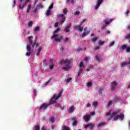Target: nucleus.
Wrapping results in <instances>:
<instances>
[{
  "label": "nucleus",
  "instance_id": "1",
  "mask_svg": "<svg viewBox=\"0 0 130 130\" xmlns=\"http://www.w3.org/2000/svg\"><path fill=\"white\" fill-rule=\"evenodd\" d=\"M62 93V91H60L59 92L57 95L56 94H54L52 98L50 99L49 104L44 103L40 106L39 111H41L42 109H46V108H47L48 106H50V105L53 104L54 103H56V100H58V99L61 97Z\"/></svg>",
  "mask_w": 130,
  "mask_h": 130
},
{
  "label": "nucleus",
  "instance_id": "2",
  "mask_svg": "<svg viewBox=\"0 0 130 130\" xmlns=\"http://www.w3.org/2000/svg\"><path fill=\"white\" fill-rule=\"evenodd\" d=\"M71 59H66L60 61L61 64H62V69L64 71H69L71 69Z\"/></svg>",
  "mask_w": 130,
  "mask_h": 130
},
{
  "label": "nucleus",
  "instance_id": "3",
  "mask_svg": "<svg viewBox=\"0 0 130 130\" xmlns=\"http://www.w3.org/2000/svg\"><path fill=\"white\" fill-rule=\"evenodd\" d=\"M119 113V111H117L114 112H112L111 115H110V117H113L114 120L115 121L116 120H117L118 118L121 119V120H123V118H124V115L123 114L120 115H117Z\"/></svg>",
  "mask_w": 130,
  "mask_h": 130
},
{
  "label": "nucleus",
  "instance_id": "4",
  "mask_svg": "<svg viewBox=\"0 0 130 130\" xmlns=\"http://www.w3.org/2000/svg\"><path fill=\"white\" fill-rule=\"evenodd\" d=\"M57 17L59 20V24L61 25L66 21V16H64V14H58Z\"/></svg>",
  "mask_w": 130,
  "mask_h": 130
},
{
  "label": "nucleus",
  "instance_id": "5",
  "mask_svg": "<svg viewBox=\"0 0 130 130\" xmlns=\"http://www.w3.org/2000/svg\"><path fill=\"white\" fill-rule=\"evenodd\" d=\"M59 35L57 34H54L51 38V39H54L56 42H60V40L63 38V37H58Z\"/></svg>",
  "mask_w": 130,
  "mask_h": 130
},
{
  "label": "nucleus",
  "instance_id": "6",
  "mask_svg": "<svg viewBox=\"0 0 130 130\" xmlns=\"http://www.w3.org/2000/svg\"><path fill=\"white\" fill-rule=\"evenodd\" d=\"M118 86L117 82L114 81L111 83V91H114L116 89V87Z\"/></svg>",
  "mask_w": 130,
  "mask_h": 130
},
{
  "label": "nucleus",
  "instance_id": "7",
  "mask_svg": "<svg viewBox=\"0 0 130 130\" xmlns=\"http://www.w3.org/2000/svg\"><path fill=\"white\" fill-rule=\"evenodd\" d=\"M94 126H95V123H89L88 124H86L84 126V128L85 129L88 128H90V129H93V128H94Z\"/></svg>",
  "mask_w": 130,
  "mask_h": 130
},
{
  "label": "nucleus",
  "instance_id": "8",
  "mask_svg": "<svg viewBox=\"0 0 130 130\" xmlns=\"http://www.w3.org/2000/svg\"><path fill=\"white\" fill-rule=\"evenodd\" d=\"M120 49H121V50H124L126 49V52H130V47H127L126 45L124 44L122 46V47L120 48Z\"/></svg>",
  "mask_w": 130,
  "mask_h": 130
},
{
  "label": "nucleus",
  "instance_id": "9",
  "mask_svg": "<svg viewBox=\"0 0 130 130\" xmlns=\"http://www.w3.org/2000/svg\"><path fill=\"white\" fill-rule=\"evenodd\" d=\"M77 119H78V118L77 117H73L71 119V121H73L72 125L76 126L78 124V121H77Z\"/></svg>",
  "mask_w": 130,
  "mask_h": 130
},
{
  "label": "nucleus",
  "instance_id": "10",
  "mask_svg": "<svg viewBox=\"0 0 130 130\" xmlns=\"http://www.w3.org/2000/svg\"><path fill=\"white\" fill-rule=\"evenodd\" d=\"M81 24L79 25L75 26L74 27V29H76V30H78V31H80V32H82L83 31V27L81 26Z\"/></svg>",
  "mask_w": 130,
  "mask_h": 130
},
{
  "label": "nucleus",
  "instance_id": "11",
  "mask_svg": "<svg viewBox=\"0 0 130 130\" xmlns=\"http://www.w3.org/2000/svg\"><path fill=\"white\" fill-rule=\"evenodd\" d=\"M37 41V40L36 39L34 40V43L31 45L32 48H34L35 47L37 48V47H38V46H39V43H37L36 42Z\"/></svg>",
  "mask_w": 130,
  "mask_h": 130
},
{
  "label": "nucleus",
  "instance_id": "12",
  "mask_svg": "<svg viewBox=\"0 0 130 130\" xmlns=\"http://www.w3.org/2000/svg\"><path fill=\"white\" fill-rule=\"evenodd\" d=\"M129 62H122L120 63V67H125L127 64H130V58H128Z\"/></svg>",
  "mask_w": 130,
  "mask_h": 130
},
{
  "label": "nucleus",
  "instance_id": "13",
  "mask_svg": "<svg viewBox=\"0 0 130 130\" xmlns=\"http://www.w3.org/2000/svg\"><path fill=\"white\" fill-rule=\"evenodd\" d=\"M103 3V0H98V4L95 6V10H98L99 8V7H100V5Z\"/></svg>",
  "mask_w": 130,
  "mask_h": 130
},
{
  "label": "nucleus",
  "instance_id": "14",
  "mask_svg": "<svg viewBox=\"0 0 130 130\" xmlns=\"http://www.w3.org/2000/svg\"><path fill=\"white\" fill-rule=\"evenodd\" d=\"M75 106H71L70 107V109L68 110L69 113L71 114V113L74 112V111H75Z\"/></svg>",
  "mask_w": 130,
  "mask_h": 130
},
{
  "label": "nucleus",
  "instance_id": "15",
  "mask_svg": "<svg viewBox=\"0 0 130 130\" xmlns=\"http://www.w3.org/2000/svg\"><path fill=\"white\" fill-rule=\"evenodd\" d=\"M90 118H91V117L89 115L86 114L84 116V119L86 122L89 121L90 120Z\"/></svg>",
  "mask_w": 130,
  "mask_h": 130
},
{
  "label": "nucleus",
  "instance_id": "16",
  "mask_svg": "<svg viewBox=\"0 0 130 130\" xmlns=\"http://www.w3.org/2000/svg\"><path fill=\"white\" fill-rule=\"evenodd\" d=\"M28 42H29L30 45H33V36H30L28 37Z\"/></svg>",
  "mask_w": 130,
  "mask_h": 130
},
{
  "label": "nucleus",
  "instance_id": "17",
  "mask_svg": "<svg viewBox=\"0 0 130 130\" xmlns=\"http://www.w3.org/2000/svg\"><path fill=\"white\" fill-rule=\"evenodd\" d=\"M71 26L72 24L71 23H70L69 25H67V26L65 28L66 33H69V32H70V28H71Z\"/></svg>",
  "mask_w": 130,
  "mask_h": 130
},
{
  "label": "nucleus",
  "instance_id": "18",
  "mask_svg": "<svg viewBox=\"0 0 130 130\" xmlns=\"http://www.w3.org/2000/svg\"><path fill=\"white\" fill-rule=\"evenodd\" d=\"M104 91V90L102 88L100 87L99 88H98V92L100 95H102V94H103Z\"/></svg>",
  "mask_w": 130,
  "mask_h": 130
},
{
  "label": "nucleus",
  "instance_id": "19",
  "mask_svg": "<svg viewBox=\"0 0 130 130\" xmlns=\"http://www.w3.org/2000/svg\"><path fill=\"white\" fill-rule=\"evenodd\" d=\"M89 30H88L87 32H83V34H82V37H85V36L89 35Z\"/></svg>",
  "mask_w": 130,
  "mask_h": 130
},
{
  "label": "nucleus",
  "instance_id": "20",
  "mask_svg": "<svg viewBox=\"0 0 130 130\" xmlns=\"http://www.w3.org/2000/svg\"><path fill=\"white\" fill-rule=\"evenodd\" d=\"M32 8V5H31V4H28L26 12L27 13V14H29L30 13V10H31V8Z\"/></svg>",
  "mask_w": 130,
  "mask_h": 130
},
{
  "label": "nucleus",
  "instance_id": "21",
  "mask_svg": "<svg viewBox=\"0 0 130 130\" xmlns=\"http://www.w3.org/2000/svg\"><path fill=\"white\" fill-rule=\"evenodd\" d=\"M84 69H85V68H83V67H81L78 71V76H80V75H81V74H82V72H83V71H84Z\"/></svg>",
  "mask_w": 130,
  "mask_h": 130
},
{
  "label": "nucleus",
  "instance_id": "22",
  "mask_svg": "<svg viewBox=\"0 0 130 130\" xmlns=\"http://www.w3.org/2000/svg\"><path fill=\"white\" fill-rule=\"evenodd\" d=\"M41 50H42V47H39L38 49V51L36 54L37 56H39L40 55V52H41Z\"/></svg>",
  "mask_w": 130,
  "mask_h": 130
},
{
  "label": "nucleus",
  "instance_id": "23",
  "mask_svg": "<svg viewBox=\"0 0 130 130\" xmlns=\"http://www.w3.org/2000/svg\"><path fill=\"white\" fill-rule=\"evenodd\" d=\"M29 2H30V0H26L25 3L23 4V6H22V9H23V8H24L25 7L26 5H27V4H28V3H29Z\"/></svg>",
  "mask_w": 130,
  "mask_h": 130
},
{
  "label": "nucleus",
  "instance_id": "24",
  "mask_svg": "<svg viewBox=\"0 0 130 130\" xmlns=\"http://www.w3.org/2000/svg\"><path fill=\"white\" fill-rule=\"evenodd\" d=\"M51 14V10L49 9L47 11V12H46L47 16H49Z\"/></svg>",
  "mask_w": 130,
  "mask_h": 130
},
{
  "label": "nucleus",
  "instance_id": "25",
  "mask_svg": "<svg viewBox=\"0 0 130 130\" xmlns=\"http://www.w3.org/2000/svg\"><path fill=\"white\" fill-rule=\"evenodd\" d=\"M26 49L27 51L30 52V51H31V47L29 45H28L26 47Z\"/></svg>",
  "mask_w": 130,
  "mask_h": 130
},
{
  "label": "nucleus",
  "instance_id": "26",
  "mask_svg": "<svg viewBox=\"0 0 130 130\" xmlns=\"http://www.w3.org/2000/svg\"><path fill=\"white\" fill-rule=\"evenodd\" d=\"M66 3H70L72 5H74L75 1L74 0H68Z\"/></svg>",
  "mask_w": 130,
  "mask_h": 130
},
{
  "label": "nucleus",
  "instance_id": "27",
  "mask_svg": "<svg viewBox=\"0 0 130 130\" xmlns=\"http://www.w3.org/2000/svg\"><path fill=\"white\" fill-rule=\"evenodd\" d=\"M105 124V122L100 123L98 124V126L99 127H100V126H103V125H104Z\"/></svg>",
  "mask_w": 130,
  "mask_h": 130
},
{
  "label": "nucleus",
  "instance_id": "28",
  "mask_svg": "<svg viewBox=\"0 0 130 130\" xmlns=\"http://www.w3.org/2000/svg\"><path fill=\"white\" fill-rule=\"evenodd\" d=\"M93 106H94V107L96 108L97 107V105H98V102H94L93 104H92Z\"/></svg>",
  "mask_w": 130,
  "mask_h": 130
},
{
  "label": "nucleus",
  "instance_id": "29",
  "mask_svg": "<svg viewBox=\"0 0 130 130\" xmlns=\"http://www.w3.org/2000/svg\"><path fill=\"white\" fill-rule=\"evenodd\" d=\"M104 43H105L104 41H100L99 45V46H101V45H103V44H104Z\"/></svg>",
  "mask_w": 130,
  "mask_h": 130
},
{
  "label": "nucleus",
  "instance_id": "30",
  "mask_svg": "<svg viewBox=\"0 0 130 130\" xmlns=\"http://www.w3.org/2000/svg\"><path fill=\"white\" fill-rule=\"evenodd\" d=\"M63 13L64 15H67V14H68V9H67V8L64 9L63 10Z\"/></svg>",
  "mask_w": 130,
  "mask_h": 130
},
{
  "label": "nucleus",
  "instance_id": "31",
  "mask_svg": "<svg viewBox=\"0 0 130 130\" xmlns=\"http://www.w3.org/2000/svg\"><path fill=\"white\" fill-rule=\"evenodd\" d=\"M63 130H71L70 129V128H69V127L66 126V125H64L63 126Z\"/></svg>",
  "mask_w": 130,
  "mask_h": 130
},
{
  "label": "nucleus",
  "instance_id": "32",
  "mask_svg": "<svg viewBox=\"0 0 130 130\" xmlns=\"http://www.w3.org/2000/svg\"><path fill=\"white\" fill-rule=\"evenodd\" d=\"M40 30V27L39 26H37L35 28V32H37V31H39Z\"/></svg>",
  "mask_w": 130,
  "mask_h": 130
},
{
  "label": "nucleus",
  "instance_id": "33",
  "mask_svg": "<svg viewBox=\"0 0 130 130\" xmlns=\"http://www.w3.org/2000/svg\"><path fill=\"white\" fill-rule=\"evenodd\" d=\"M60 30V28H59V27H58L56 30H55L54 31V34H56V33H57V32L59 31V30Z\"/></svg>",
  "mask_w": 130,
  "mask_h": 130
},
{
  "label": "nucleus",
  "instance_id": "34",
  "mask_svg": "<svg viewBox=\"0 0 130 130\" xmlns=\"http://www.w3.org/2000/svg\"><path fill=\"white\" fill-rule=\"evenodd\" d=\"M100 60V56L96 55V61H98V62H99Z\"/></svg>",
  "mask_w": 130,
  "mask_h": 130
},
{
  "label": "nucleus",
  "instance_id": "35",
  "mask_svg": "<svg viewBox=\"0 0 130 130\" xmlns=\"http://www.w3.org/2000/svg\"><path fill=\"white\" fill-rule=\"evenodd\" d=\"M79 67L80 68H85V66H84V63H83V62H81L79 64Z\"/></svg>",
  "mask_w": 130,
  "mask_h": 130
},
{
  "label": "nucleus",
  "instance_id": "36",
  "mask_svg": "<svg viewBox=\"0 0 130 130\" xmlns=\"http://www.w3.org/2000/svg\"><path fill=\"white\" fill-rule=\"evenodd\" d=\"M91 86H92V82L89 81L88 84H87V87H88L89 88H90V87H91Z\"/></svg>",
  "mask_w": 130,
  "mask_h": 130
},
{
  "label": "nucleus",
  "instance_id": "37",
  "mask_svg": "<svg viewBox=\"0 0 130 130\" xmlns=\"http://www.w3.org/2000/svg\"><path fill=\"white\" fill-rule=\"evenodd\" d=\"M54 117H51L50 119V121L53 123V122H54Z\"/></svg>",
  "mask_w": 130,
  "mask_h": 130
},
{
  "label": "nucleus",
  "instance_id": "38",
  "mask_svg": "<svg viewBox=\"0 0 130 130\" xmlns=\"http://www.w3.org/2000/svg\"><path fill=\"white\" fill-rule=\"evenodd\" d=\"M40 129V127L39 126V125H37L35 127V130H39Z\"/></svg>",
  "mask_w": 130,
  "mask_h": 130
},
{
  "label": "nucleus",
  "instance_id": "39",
  "mask_svg": "<svg viewBox=\"0 0 130 130\" xmlns=\"http://www.w3.org/2000/svg\"><path fill=\"white\" fill-rule=\"evenodd\" d=\"M71 81H72V78H69L67 79L66 82L67 83H70L71 82Z\"/></svg>",
  "mask_w": 130,
  "mask_h": 130
},
{
  "label": "nucleus",
  "instance_id": "40",
  "mask_svg": "<svg viewBox=\"0 0 130 130\" xmlns=\"http://www.w3.org/2000/svg\"><path fill=\"white\" fill-rule=\"evenodd\" d=\"M25 55L26 56H29L30 55H31V52H27L25 54Z\"/></svg>",
  "mask_w": 130,
  "mask_h": 130
},
{
  "label": "nucleus",
  "instance_id": "41",
  "mask_svg": "<svg viewBox=\"0 0 130 130\" xmlns=\"http://www.w3.org/2000/svg\"><path fill=\"white\" fill-rule=\"evenodd\" d=\"M98 40V38H94L92 40V42H95V41H97V40Z\"/></svg>",
  "mask_w": 130,
  "mask_h": 130
},
{
  "label": "nucleus",
  "instance_id": "42",
  "mask_svg": "<svg viewBox=\"0 0 130 130\" xmlns=\"http://www.w3.org/2000/svg\"><path fill=\"white\" fill-rule=\"evenodd\" d=\"M55 104H56L55 105V107H60V104H56V103H55Z\"/></svg>",
  "mask_w": 130,
  "mask_h": 130
},
{
  "label": "nucleus",
  "instance_id": "43",
  "mask_svg": "<svg viewBox=\"0 0 130 130\" xmlns=\"http://www.w3.org/2000/svg\"><path fill=\"white\" fill-rule=\"evenodd\" d=\"M86 22V19H83V21L80 23V25L83 26V24Z\"/></svg>",
  "mask_w": 130,
  "mask_h": 130
},
{
  "label": "nucleus",
  "instance_id": "44",
  "mask_svg": "<svg viewBox=\"0 0 130 130\" xmlns=\"http://www.w3.org/2000/svg\"><path fill=\"white\" fill-rule=\"evenodd\" d=\"M28 26H31L32 25H33V21H30L28 23Z\"/></svg>",
  "mask_w": 130,
  "mask_h": 130
},
{
  "label": "nucleus",
  "instance_id": "45",
  "mask_svg": "<svg viewBox=\"0 0 130 130\" xmlns=\"http://www.w3.org/2000/svg\"><path fill=\"white\" fill-rule=\"evenodd\" d=\"M50 69V70H52V69H53V68H54V64H51L49 66Z\"/></svg>",
  "mask_w": 130,
  "mask_h": 130
},
{
  "label": "nucleus",
  "instance_id": "46",
  "mask_svg": "<svg viewBox=\"0 0 130 130\" xmlns=\"http://www.w3.org/2000/svg\"><path fill=\"white\" fill-rule=\"evenodd\" d=\"M53 4H52L50 6V7H49V10H51V9H53Z\"/></svg>",
  "mask_w": 130,
  "mask_h": 130
},
{
  "label": "nucleus",
  "instance_id": "47",
  "mask_svg": "<svg viewBox=\"0 0 130 130\" xmlns=\"http://www.w3.org/2000/svg\"><path fill=\"white\" fill-rule=\"evenodd\" d=\"M129 12L128 11H127L126 12H125V17H127L128 16Z\"/></svg>",
  "mask_w": 130,
  "mask_h": 130
},
{
  "label": "nucleus",
  "instance_id": "48",
  "mask_svg": "<svg viewBox=\"0 0 130 130\" xmlns=\"http://www.w3.org/2000/svg\"><path fill=\"white\" fill-rule=\"evenodd\" d=\"M114 43H115L114 41L111 42L110 44V46H113V45H114Z\"/></svg>",
  "mask_w": 130,
  "mask_h": 130
},
{
  "label": "nucleus",
  "instance_id": "49",
  "mask_svg": "<svg viewBox=\"0 0 130 130\" xmlns=\"http://www.w3.org/2000/svg\"><path fill=\"white\" fill-rule=\"evenodd\" d=\"M112 113H111V111H109V112H108L106 114V115H107V116H110V115H111Z\"/></svg>",
  "mask_w": 130,
  "mask_h": 130
},
{
  "label": "nucleus",
  "instance_id": "50",
  "mask_svg": "<svg viewBox=\"0 0 130 130\" xmlns=\"http://www.w3.org/2000/svg\"><path fill=\"white\" fill-rule=\"evenodd\" d=\"M69 38H66V39L64 40V42L65 43H67V42H68L69 41Z\"/></svg>",
  "mask_w": 130,
  "mask_h": 130
},
{
  "label": "nucleus",
  "instance_id": "51",
  "mask_svg": "<svg viewBox=\"0 0 130 130\" xmlns=\"http://www.w3.org/2000/svg\"><path fill=\"white\" fill-rule=\"evenodd\" d=\"M33 13H34L35 14H36V13H37V8L34 9Z\"/></svg>",
  "mask_w": 130,
  "mask_h": 130
},
{
  "label": "nucleus",
  "instance_id": "52",
  "mask_svg": "<svg viewBox=\"0 0 130 130\" xmlns=\"http://www.w3.org/2000/svg\"><path fill=\"white\" fill-rule=\"evenodd\" d=\"M75 15H80V11H76V13H75Z\"/></svg>",
  "mask_w": 130,
  "mask_h": 130
},
{
  "label": "nucleus",
  "instance_id": "53",
  "mask_svg": "<svg viewBox=\"0 0 130 130\" xmlns=\"http://www.w3.org/2000/svg\"><path fill=\"white\" fill-rule=\"evenodd\" d=\"M111 103H112V102L111 101H109V103L108 104V106H110V105H111Z\"/></svg>",
  "mask_w": 130,
  "mask_h": 130
},
{
  "label": "nucleus",
  "instance_id": "54",
  "mask_svg": "<svg viewBox=\"0 0 130 130\" xmlns=\"http://www.w3.org/2000/svg\"><path fill=\"white\" fill-rule=\"evenodd\" d=\"M50 63L51 64H53V60L52 59H51L50 60Z\"/></svg>",
  "mask_w": 130,
  "mask_h": 130
},
{
  "label": "nucleus",
  "instance_id": "55",
  "mask_svg": "<svg viewBox=\"0 0 130 130\" xmlns=\"http://www.w3.org/2000/svg\"><path fill=\"white\" fill-rule=\"evenodd\" d=\"M100 48V46H98L96 47H95L94 49H95L96 50H97V49H99Z\"/></svg>",
  "mask_w": 130,
  "mask_h": 130
},
{
  "label": "nucleus",
  "instance_id": "56",
  "mask_svg": "<svg viewBox=\"0 0 130 130\" xmlns=\"http://www.w3.org/2000/svg\"><path fill=\"white\" fill-rule=\"evenodd\" d=\"M58 24H59V23L56 22V23H55V28H57V27L58 26Z\"/></svg>",
  "mask_w": 130,
  "mask_h": 130
},
{
  "label": "nucleus",
  "instance_id": "57",
  "mask_svg": "<svg viewBox=\"0 0 130 130\" xmlns=\"http://www.w3.org/2000/svg\"><path fill=\"white\" fill-rule=\"evenodd\" d=\"M59 108H60L61 109V110H63V109H64V106H60Z\"/></svg>",
  "mask_w": 130,
  "mask_h": 130
},
{
  "label": "nucleus",
  "instance_id": "58",
  "mask_svg": "<svg viewBox=\"0 0 130 130\" xmlns=\"http://www.w3.org/2000/svg\"><path fill=\"white\" fill-rule=\"evenodd\" d=\"M86 107H88V108L91 107V104L88 103L87 106H86Z\"/></svg>",
  "mask_w": 130,
  "mask_h": 130
},
{
  "label": "nucleus",
  "instance_id": "59",
  "mask_svg": "<svg viewBox=\"0 0 130 130\" xmlns=\"http://www.w3.org/2000/svg\"><path fill=\"white\" fill-rule=\"evenodd\" d=\"M41 129H42V130H46V127H42L41 128Z\"/></svg>",
  "mask_w": 130,
  "mask_h": 130
},
{
  "label": "nucleus",
  "instance_id": "60",
  "mask_svg": "<svg viewBox=\"0 0 130 130\" xmlns=\"http://www.w3.org/2000/svg\"><path fill=\"white\" fill-rule=\"evenodd\" d=\"M116 100H119V97L118 96H115Z\"/></svg>",
  "mask_w": 130,
  "mask_h": 130
},
{
  "label": "nucleus",
  "instance_id": "61",
  "mask_svg": "<svg viewBox=\"0 0 130 130\" xmlns=\"http://www.w3.org/2000/svg\"><path fill=\"white\" fill-rule=\"evenodd\" d=\"M109 21H106L105 22V24H106V25H108V24H109Z\"/></svg>",
  "mask_w": 130,
  "mask_h": 130
},
{
  "label": "nucleus",
  "instance_id": "62",
  "mask_svg": "<svg viewBox=\"0 0 130 130\" xmlns=\"http://www.w3.org/2000/svg\"><path fill=\"white\" fill-rule=\"evenodd\" d=\"M50 82V80H48L46 83V85L48 84V83Z\"/></svg>",
  "mask_w": 130,
  "mask_h": 130
},
{
  "label": "nucleus",
  "instance_id": "63",
  "mask_svg": "<svg viewBox=\"0 0 130 130\" xmlns=\"http://www.w3.org/2000/svg\"><path fill=\"white\" fill-rule=\"evenodd\" d=\"M90 114H91L92 115H95V113L92 112L90 113Z\"/></svg>",
  "mask_w": 130,
  "mask_h": 130
},
{
  "label": "nucleus",
  "instance_id": "64",
  "mask_svg": "<svg viewBox=\"0 0 130 130\" xmlns=\"http://www.w3.org/2000/svg\"><path fill=\"white\" fill-rule=\"evenodd\" d=\"M24 0H19V1L20 2L21 4L24 3Z\"/></svg>",
  "mask_w": 130,
  "mask_h": 130
}]
</instances>
